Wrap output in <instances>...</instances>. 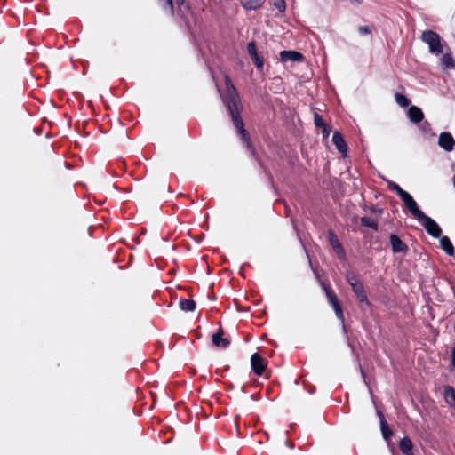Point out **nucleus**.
Returning a JSON list of instances; mask_svg holds the SVG:
<instances>
[{"label":"nucleus","instance_id":"7ed1b4c3","mask_svg":"<svg viewBox=\"0 0 455 455\" xmlns=\"http://www.w3.org/2000/svg\"><path fill=\"white\" fill-rule=\"evenodd\" d=\"M417 220L425 228L427 232L433 237H439L441 235V228L434 220L427 216L425 213H423L422 217L417 219Z\"/></svg>","mask_w":455,"mask_h":455},{"label":"nucleus","instance_id":"c756f323","mask_svg":"<svg viewBox=\"0 0 455 455\" xmlns=\"http://www.w3.org/2000/svg\"><path fill=\"white\" fill-rule=\"evenodd\" d=\"M347 280L348 282V283L350 284L351 287H353L354 283H360L356 277L353 275H347Z\"/></svg>","mask_w":455,"mask_h":455},{"label":"nucleus","instance_id":"cd10ccee","mask_svg":"<svg viewBox=\"0 0 455 455\" xmlns=\"http://www.w3.org/2000/svg\"><path fill=\"white\" fill-rule=\"evenodd\" d=\"M166 5L168 6L170 12H172L173 5L176 4L179 7H181L184 4V0H165Z\"/></svg>","mask_w":455,"mask_h":455},{"label":"nucleus","instance_id":"5701e85b","mask_svg":"<svg viewBox=\"0 0 455 455\" xmlns=\"http://www.w3.org/2000/svg\"><path fill=\"white\" fill-rule=\"evenodd\" d=\"M395 101L396 103L403 108L408 107L410 105V100L404 95L396 93L395 94Z\"/></svg>","mask_w":455,"mask_h":455},{"label":"nucleus","instance_id":"412c9836","mask_svg":"<svg viewBox=\"0 0 455 455\" xmlns=\"http://www.w3.org/2000/svg\"><path fill=\"white\" fill-rule=\"evenodd\" d=\"M180 307L183 311L192 312L196 308V302L192 299H180Z\"/></svg>","mask_w":455,"mask_h":455},{"label":"nucleus","instance_id":"0eeeda50","mask_svg":"<svg viewBox=\"0 0 455 455\" xmlns=\"http://www.w3.org/2000/svg\"><path fill=\"white\" fill-rule=\"evenodd\" d=\"M280 59L282 61H292V62H299L303 60V55L296 51H282L280 52Z\"/></svg>","mask_w":455,"mask_h":455},{"label":"nucleus","instance_id":"9b49d317","mask_svg":"<svg viewBox=\"0 0 455 455\" xmlns=\"http://www.w3.org/2000/svg\"><path fill=\"white\" fill-rule=\"evenodd\" d=\"M352 290L356 295V298L360 303L365 304L367 306L369 305V301L367 299V296L365 294L364 288L362 283H354Z\"/></svg>","mask_w":455,"mask_h":455},{"label":"nucleus","instance_id":"9d476101","mask_svg":"<svg viewBox=\"0 0 455 455\" xmlns=\"http://www.w3.org/2000/svg\"><path fill=\"white\" fill-rule=\"evenodd\" d=\"M332 142L336 146L337 149L343 156H346L347 153V144L344 140L343 136L339 132H335L332 135Z\"/></svg>","mask_w":455,"mask_h":455},{"label":"nucleus","instance_id":"2f4dec72","mask_svg":"<svg viewBox=\"0 0 455 455\" xmlns=\"http://www.w3.org/2000/svg\"><path fill=\"white\" fill-rule=\"evenodd\" d=\"M323 128V134L324 138H327L331 133V128L328 125H324Z\"/></svg>","mask_w":455,"mask_h":455},{"label":"nucleus","instance_id":"6e6552de","mask_svg":"<svg viewBox=\"0 0 455 455\" xmlns=\"http://www.w3.org/2000/svg\"><path fill=\"white\" fill-rule=\"evenodd\" d=\"M328 241H329L330 245L331 246V248L335 251V253L339 257L342 258L344 256V250H343L340 243L339 242L338 237L331 231H330L328 233Z\"/></svg>","mask_w":455,"mask_h":455},{"label":"nucleus","instance_id":"ddd939ff","mask_svg":"<svg viewBox=\"0 0 455 455\" xmlns=\"http://www.w3.org/2000/svg\"><path fill=\"white\" fill-rule=\"evenodd\" d=\"M407 115L409 119L416 124L419 123L424 118V114L422 110L416 106L410 107Z\"/></svg>","mask_w":455,"mask_h":455},{"label":"nucleus","instance_id":"bb28decb","mask_svg":"<svg viewBox=\"0 0 455 455\" xmlns=\"http://www.w3.org/2000/svg\"><path fill=\"white\" fill-rule=\"evenodd\" d=\"M333 307V310L335 312V315L342 322V323L344 324V315H343V312H342V308H341V306L339 305V303L336 304L335 306L332 307Z\"/></svg>","mask_w":455,"mask_h":455},{"label":"nucleus","instance_id":"423d86ee","mask_svg":"<svg viewBox=\"0 0 455 455\" xmlns=\"http://www.w3.org/2000/svg\"><path fill=\"white\" fill-rule=\"evenodd\" d=\"M439 146L446 151H451L453 149L455 141L452 136L448 132H443L439 136Z\"/></svg>","mask_w":455,"mask_h":455},{"label":"nucleus","instance_id":"c85d7f7f","mask_svg":"<svg viewBox=\"0 0 455 455\" xmlns=\"http://www.w3.org/2000/svg\"><path fill=\"white\" fill-rule=\"evenodd\" d=\"M314 123H315V125L318 128H322L323 126L325 125V123L324 121L323 120L322 116L320 115H318L317 113H315L314 115Z\"/></svg>","mask_w":455,"mask_h":455},{"label":"nucleus","instance_id":"b1692460","mask_svg":"<svg viewBox=\"0 0 455 455\" xmlns=\"http://www.w3.org/2000/svg\"><path fill=\"white\" fill-rule=\"evenodd\" d=\"M361 222L365 227H369L374 230L378 229V224L371 218L363 217Z\"/></svg>","mask_w":455,"mask_h":455},{"label":"nucleus","instance_id":"4468645a","mask_svg":"<svg viewBox=\"0 0 455 455\" xmlns=\"http://www.w3.org/2000/svg\"><path fill=\"white\" fill-rule=\"evenodd\" d=\"M378 416L380 420V428H381L382 435L386 441H388L391 438V436L393 435V432L389 428V427L385 419V417L383 416V414L380 411H378Z\"/></svg>","mask_w":455,"mask_h":455},{"label":"nucleus","instance_id":"6ab92c4d","mask_svg":"<svg viewBox=\"0 0 455 455\" xmlns=\"http://www.w3.org/2000/svg\"><path fill=\"white\" fill-rule=\"evenodd\" d=\"M440 244L442 249L448 254V255H453L454 254V248L453 245L447 236H443L440 238Z\"/></svg>","mask_w":455,"mask_h":455},{"label":"nucleus","instance_id":"f03ea898","mask_svg":"<svg viewBox=\"0 0 455 455\" xmlns=\"http://www.w3.org/2000/svg\"><path fill=\"white\" fill-rule=\"evenodd\" d=\"M421 40L428 45L429 52L438 55L443 52V44L437 33L432 30L423 31Z\"/></svg>","mask_w":455,"mask_h":455},{"label":"nucleus","instance_id":"473e14b6","mask_svg":"<svg viewBox=\"0 0 455 455\" xmlns=\"http://www.w3.org/2000/svg\"><path fill=\"white\" fill-rule=\"evenodd\" d=\"M352 3L354 4H359L361 3V0H352Z\"/></svg>","mask_w":455,"mask_h":455},{"label":"nucleus","instance_id":"dca6fc26","mask_svg":"<svg viewBox=\"0 0 455 455\" xmlns=\"http://www.w3.org/2000/svg\"><path fill=\"white\" fill-rule=\"evenodd\" d=\"M399 447L404 455H414L412 452V442L408 437H404L400 441Z\"/></svg>","mask_w":455,"mask_h":455},{"label":"nucleus","instance_id":"1a4fd4ad","mask_svg":"<svg viewBox=\"0 0 455 455\" xmlns=\"http://www.w3.org/2000/svg\"><path fill=\"white\" fill-rule=\"evenodd\" d=\"M248 53L251 57L255 66L258 68H261L263 67V59L258 54L256 49V44L254 42H250L247 46Z\"/></svg>","mask_w":455,"mask_h":455},{"label":"nucleus","instance_id":"f8f14e48","mask_svg":"<svg viewBox=\"0 0 455 455\" xmlns=\"http://www.w3.org/2000/svg\"><path fill=\"white\" fill-rule=\"evenodd\" d=\"M390 243L394 252H405L408 249L406 244L395 235H390Z\"/></svg>","mask_w":455,"mask_h":455},{"label":"nucleus","instance_id":"4be33fe9","mask_svg":"<svg viewBox=\"0 0 455 455\" xmlns=\"http://www.w3.org/2000/svg\"><path fill=\"white\" fill-rule=\"evenodd\" d=\"M324 291L328 299L329 303L331 305V307L335 306L336 304L339 303L338 300L337 296L333 292L332 290L329 289L328 287L324 286Z\"/></svg>","mask_w":455,"mask_h":455},{"label":"nucleus","instance_id":"aec40b11","mask_svg":"<svg viewBox=\"0 0 455 455\" xmlns=\"http://www.w3.org/2000/svg\"><path fill=\"white\" fill-rule=\"evenodd\" d=\"M443 395L449 405L452 406L455 404V390L451 387H444Z\"/></svg>","mask_w":455,"mask_h":455},{"label":"nucleus","instance_id":"f3484780","mask_svg":"<svg viewBox=\"0 0 455 455\" xmlns=\"http://www.w3.org/2000/svg\"><path fill=\"white\" fill-rule=\"evenodd\" d=\"M441 64L444 68H454L455 61L451 56V51H447L444 52L443 57L441 58Z\"/></svg>","mask_w":455,"mask_h":455},{"label":"nucleus","instance_id":"f257e3e1","mask_svg":"<svg viewBox=\"0 0 455 455\" xmlns=\"http://www.w3.org/2000/svg\"><path fill=\"white\" fill-rule=\"evenodd\" d=\"M226 93L225 103L229 110L234 126L240 134L241 139L249 146V135L243 128V122L240 117L241 102L238 94L228 76H225Z\"/></svg>","mask_w":455,"mask_h":455},{"label":"nucleus","instance_id":"a878e982","mask_svg":"<svg viewBox=\"0 0 455 455\" xmlns=\"http://www.w3.org/2000/svg\"><path fill=\"white\" fill-rule=\"evenodd\" d=\"M389 187H390L391 189L395 190L399 195V196L401 198L403 196H406V194H407V192L404 191L403 188H401L400 186L397 185L396 183L391 182L389 184Z\"/></svg>","mask_w":455,"mask_h":455},{"label":"nucleus","instance_id":"20e7f679","mask_svg":"<svg viewBox=\"0 0 455 455\" xmlns=\"http://www.w3.org/2000/svg\"><path fill=\"white\" fill-rule=\"evenodd\" d=\"M401 199L403 201L406 207L411 212V213L416 218V220L423 216L424 212L419 209L417 203L409 193H407L406 196H403Z\"/></svg>","mask_w":455,"mask_h":455},{"label":"nucleus","instance_id":"a211bd4d","mask_svg":"<svg viewBox=\"0 0 455 455\" xmlns=\"http://www.w3.org/2000/svg\"><path fill=\"white\" fill-rule=\"evenodd\" d=\"M240 2L247 10H257L262 6L264 0H240Z\"/></svg>","mask_w":455,"mask_h":455},{"label":"nucleus","instance_id":"39448f33","mask_svg":"<svg viewBox=\"0 0 455 455\" xmlns=\"http://www.w3.org/2000/svg\"><path fill=\"white\" fill-rule=\"evenodd\" d=\"M251 364L253 371L259 376L266 368L267 361L259 354L255 353L251 355Z\"/></svg>","mask_w":455,"mask_h":455},{"label":"nucleus","instance_id":"72a5a7b5","mask_svg":"<svg viewBox=\"0 0 455 455\" xmlns=\"http://www.w3.org/2000/svg\"><path fill=\"white\" fill-rule=\"evenodd\" d=\"M453 365L455 366V350L453 351V360H452Z\"/></svg>","mask_w":455,"mask_h":455},{"label":"nucleus","instance_id":"2eb2a0df","mask_svg":"<svg viewBox=\"0 0 455 455\" xmlns=\"http://www.w3.org/2000/svg\"><path fill=\"white\" fill-rule=\"evenodd\" d=\"M222 331H218L212 336V343L214 346L221 348H226L229 345V340L228 339L222 338Z\"/></svg>","mask_w":455,"mask_h":455},{"label":"nucleus","instance_id":"393cba45","mask_svg":"<svg viewBox=\"0 0 455 455\" xmlns=\"http://www.w3.org/2000/svg\"><path fill=\"white\" fill-rule=\"evenodd\" d=\"M271 4L275 6L280 12H284L286 4L284 0H270Z\"/></svg>","mask_w":455,"mask_h":455},{"label":"nucleus","instance_id":"7c9ffc66","mask_svg":"<svg viewBox=\"0 0 455 455\" xmlns=\"http://www.w3.org/2000/svg\"><path fill=\"white\" fill-rule=\"evenodd\" d=\"M358 31L361 35H367L370 33V29L367 26H362L358 28Z\"/></svg>","mask_w":455,"mask_h":455}]
</instances>
